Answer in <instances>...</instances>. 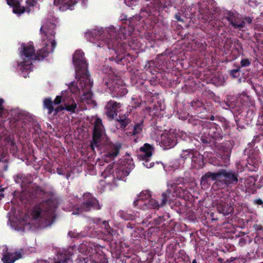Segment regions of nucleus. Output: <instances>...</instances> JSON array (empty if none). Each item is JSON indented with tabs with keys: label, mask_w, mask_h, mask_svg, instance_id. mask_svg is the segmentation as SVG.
<instances>
[{
	"label": "nucleus",
	"mask_w": 263,
	"mask_h": 263,
	"mask_svg": "<svg viewBox=\"0 0 263 263\" xmlns=\"http://www.w3.org/2000/svg\"><path fill=\"white\" fill-rule=\"evenodd\" d=\"M72 62L75 67L76 78L80 86L86 90H90L93 83L91 81L87 70L88 64L82 50H77L73 55Z\"/></svg>",
	"instance_id": "3"
},
{
	"label": "nucleus",
	"mask_w": 263,
	"mask_h": 263,
	"mask_svg": "<svg viewBox=\"0 0 263 263\" xmlns=\"http://www.w3.org/2000/svg\"><path fill=\"white\" fill-rule=\"evenodd\" d=\"M105 132L102 120L97 118L94 124L92 132V140L90 142L91 148L93 151L95 147H99L101 145V139Z\"/></svg>",
	"instance_id": "7"
},
{
	"label": "nucleus",
	"mask_w": 263,
	"mask_h": 263,
	"mask_svg": "<svg viewBox=\"0 0 263 263\" xmlns=\"http://www.w3.org/2000/svg\"><path fill=\"white\" fill-rule=\"evenodd\" d=\"M123 57H120L117 55L116 59V62L118 64H122V60H123Z\"/></svg>",
	"instance_id": "37"
},
{
	"label": "nucleus",
	"mask_w": 263,
	"mask_h": 263,
	"mask_svg": "<svg viewBox=\"0 0 263 263\" xmlns=\"http://www.w3.org/2000/svg\"><path fill=\"white\" fill-rule=\"evenodd\" d=\"M113 173V167L111 165L109 164L106 167L102 174V176L105 178H110V180L107 181V182L108 183H111L115 181V174H112Z\"/></svg>",
	"instance_id": "23"
},
{
	"label": "nucleus",
	"mask_w": 263,
	"mask_h": 263,
	"mask_svg": "<svg viewBox=\"0 0 263 263\" xmlns=\"http://www.w3.org/2000/svg\"><path fill=\"white\" fill-rule=\"evenodd\" d=\"M151 195L149 191H142L139 195H137V199L134 201V206L143 210L158 209L160 207L158 202L151 198Z\"/></svg>",
	"instance_id": "5"
},
{
	"label": "nucleus",
	"mask_w": 263,
	"mask_h": 263,
	"mask_svg": "<svg viewBox=\"0 0 263 263\" xmlns=\"http://www.w3.org/2000/svg\"><path fill=\"white\" fill-rule=\"evenodd\" d=\"M192 263H197V262H196V260H195V259H194V260L193 261Z\"/></svg>",
	"instance_id": "48"
},
{
	"label": "nucleus",
	"mask_w": 263,
	"mask_h": 263,
	"mask_svg": "<svg viewBox=\"0 0 263 263\" xmlns=\"http://www.w3.org/2000/svg\"><path fill=\"white\" fill-rule=\"evenodd\" d=\"M241 65L242 67H247L250 65L251 63L248 59H243L241 60Z\"/></svg>",
	"instance_id": "35"
},
{
	"label": "nucleus",
	"mask_w": 263,
	"mask_h": 263,
	"mask_svg": "<svg viewBox=\"0 0 263 263\" xmlns=\"http://www.w3.org/2000/svg\"><path fill=\"white\" fill-rule=\"evenodd\" d=\"M7 4L13 8V12L16 14H22L25 11L24 7H21L20 2L22 0H6Z\"/></svg>",
	"instance_id": "21"
},
{
	"label": "nucleus",
	"mask_w": 263,
	"mask_h": 263,
	"mask_svg": "<svg viewBox=\"0 0 263 263\" xmlns=\"http://www.w3.org/2000/svg\"><path fill=\"white\" fill-rule=\"evenodd\" d=\"M82 263H100L99 261H97L89 256V257L84 258L83 261Z\"/></svg>",
	"instance_id": "32"
},
{
	"label": "nucleus",
	"mask_w": 263,
	"mask_h": 263,
	"mask_svg": "<svg viewBox=\"0 0 263 263\" xmlns=\"http://www.w3.org/2000/svg\"><path fill=\"white\" fill-rule=\"evenodd\" d=\"M68 259H69L65 258L63 260H59V261H57L55 263H67Z\"/></svg>",
	"instance_id": "40"
},
{
	"label": "nucleus",
	"mask_w": 263,
	"mask_h": 263,
	"mask_svg": "<svg viewBox=\"0 0 263 263\" xmlns=\"http://www.w3.org/2000/svg\"><path fill=\"white\" fill-rule=\"evenodd\" d=\"M4 191V189L3 188V189H0V193L2 192H3Z\"/></svg>",
	"instance_id": "47"
},
{
	"label": "nucleus",
	"mask_w": 263,
	"mask_h": 263,
	"mask_svg": "<svg viewBox=\"0 0 263 263\" xmlns=\"http://www.w3.org/2000/svg\"><path fill=\"white\" fill-rule=\"evenodd\" d=\"M15 181L21 183L22 187H26L33 182V178L31 175H25L23 174H17L15 177Z\"/></svg>",
	"instance_id": "18"
},
{
	"label": "nucleus",
	"mask_w": 263,
	"mask_h": 263,
	"mask_svg": "<svg viewBox=\"0 0 263 263\" xmlns=\"http://www.w3.org/2000/svg\"><path fill=\"white\" fill-rule=\"evenodd\" d=\"M121 148V144L120 143H113L107 141L104 145L105 155L106 157L114 158L119 155Z\"/></svg>",
	"instance_id": "12"
},
{
	"label": "nucleus",
	"mask_w": 263,
	"mask_h": 263,
	"mask_svg": "<svg viewBox=\"0 0 263 263\" xmlns=\"http://www.w3.org/2000/svg\"><path fill=\"white\" fill-rule=\"evenodd\" d=\"M226 18L235 28H242L245 27L246 23L251 24L252 22L250 17H243L238 13L232 12H228Z\"/></svg>",
	"instance_id": "10"
},
{
	"label": "nucleus",
	"mask_w": 263,
	"mask_h": 263,
	"mask_svg": "<svg viewBox=\"0 0 263 263\" xmlns=\"http://www.w3.org/2000/svg\"><path fill=\"white\" fill-rule=\"evenodd\" d=\"M162 204H164V193H162Z\"/></svg>",
	"instance_id": "41"
},
{
	"label": "nucleus",
	"mask_w": 263,
	"mask_h": 263,
	"mask_svg": "<svg viewBox=\"0 0 263 263\" xmlns=\"http://www.w3.org/2000/svg\"><path fill=\"white\" fill-rule=\"evenodd\" d=\"M104 84L109 91L116 97L124 96L127 93L125 86L120 84L114 80L106 79L104 80Z\"/></svg>",
	"instance_id": "11"
},
{
	"label": "nucleus",
	"mask_w": 263,
	"mask_h": 263,
	"mask_svg": "<svg viewBox=\"0 0 263 263\" xmlns=\"http://www.w3.org/2000/svg\"><path fill=\"white\" fill-rule=\"evenodd\" d=\"M62 97L61 96H57L53 101L54 105H59L62 102Z\"/></svg>",
	"instance_id": "34"
},
{
	"label": "nucleus",
	"mask_w": 263,
	"mask_h": 263,
	"mask_svg": "<svg viewBox=\"0 0 263 263\" xmlns=\"http://www.w3.org/2000/svg\"><path fill=\"white\" fill-rule=\"evenodd\" d=\"M217 175L218 185L236 184L238 182L237 174L232 171L220 170Z\"/></svg>",
	"instance_id": "9"
},
{
	"label": "nucleus",
	"mask_w": 263,
	"mask_h": 263,
	"mask_svg": "<svg viewBox=\"0 0 263 263\" xmlns=\"http://www.w3.org/2000/svg\"><path fill=\"white\" fill-rule=\"evenodd\" d=\"M4 123H0V126H3V124Z\"/></svg>",
	"instance_id": "49"
},
{
	"label": "nucleus",
	"mask_w": 263,
	"mask_h": 263,
	"mask_svg": "<svg viewBox=\"0 0 263 263\" xmlns=\"http://www.w3.org/2000/svg\"><path fill=\"white\" fill-rule=\"evenodd\" d=\"M53 102L50 98H46L43 101V107L48 110V114L50 115L53 111Z\"/></svg>",
	"instance_id": "25"
},
{
	"label": "nucleus",
	"mask_w": 263,
	"mask_h": 263,
	"mask_svg": "<svg viewBox=\"0 0 263 263\" xmlns=\"http://www.w3.org/2000/svg\"><path fill=\"white\" fill-rule=\"evenodd\" d=\"M29 192L35 197H39L46 193L41 186L36 185L33 186Z\"/></svg>",
	"instance_id": "26"
},
{
	"label": "nucleus",
	"mask_w": 263,
	"mask_h": 263,
	"mask_svg": "<svg viewBox=\"0 0 263 263\" xmlns=\"http://www.w3.org/2000/svg\"><path fill=\"white\" fill-rule=\"evenodd\" d=\"M94 221H95V222L96 223L101 224L102 228H104L105 230V232L107 233L109 239H111V237L117 234V231L114 230L110 227L108 221H102L100 218H97L96 220H94Z\"/></svg>",
	"instance_id": "19"
},
{
	"label": "nucleus",
	"mask_w": 263,
	"mask_h": 263,
	"mask_svg": "<svg viewBox=\"0 0 263 263\" xmlns=\"http://www.w3.org/2000/svg\"><path fill=\"white\" fill-rule=\"evenodd\" d=\"M73 83H74V82H71V85H73Z\"/></svg>",
	"instance_id": "52"
},
{
	"label": "nucleus",
	"mask_w": 263,
	"mask_h": 263,
	"mask_svg": "<svg viewBox=\"0 0 263 263\" xmlns=\"http://www.w3.org/2000/svg\"><path fill=\"white\" fill-rule=\"evenodd\" d=\"M91 95H92L91 93H90L85 94V96H86V98H90Z\"/></svg>",
	"instance_id": "43"
},
{
	"label": "nucleus",
	"mask_w": 263,
	"mask_h": 263,
	"mask_svg": "<svg viewBox=\"0 0 263 263\" xmlns=\"http://www.w3.org/2000/svg\"><path fill=\"white\" fill-rule=\"evenodd\" d=\"M49 53V44L45 42L44 46L36 53L33 45L22 44L20 50V55L22 61L18 63V66L22 72L27 73L33 69L32 61L42 60L47 57Z\"/></svg>",
	"instance_id": "2"
},
{
	"label": "nucleus",
	"mask_w": 263,
	"mask_h": 263,
	"mask_svg": "<svg viewBox=\"0 0 263 263\" xmlns=\"http://www.w3.org/2000/svg\"><path fill=\"white\" fill-rule=\"evenodd\" d=\"M154 149V147L152 145L145 143L139 148V151L137 154L138 158L140 160H143L147 162L152 156V152Z\"/></svg>",
	"instance_id": "13"
},
{
	"label": "nucleus",
	"mask_w": 263,
	"mask_h": 263,
	"mask_svg": "<svg viewBox=\"0 0 263 263\" xmlns=\"http://www.w3.org/2000/svg\"><path fill=\"white\" fill-rule=\"evenodd\" d=\"M64 106L65 110L70 112L71 114L76 112V110L77 108V104L74 100H72V103L70 104H65Z\"/></svg>",
	"instance_id": "29"
},
{
	"label": "nucleus",
	"mask_w": 263,
	"mask_h": 263,
	"mask_svg": "<svg viewBox=\"0 0 263 263\" xmlns=\"http://www.w3.org/2000/svg\"><path fill=\"white\" fill-rule=\"evenodd\" d=\"M175 144H176V143H174L172 144V145H171V146H170L169 147V148H171V147H172V146H174Z\"/></svg>",
	"instance_id": "46"
},
{
	"label": "nucleus",
	"mask_w": 263,
	"mask_h": 263,
	"mask_svg": "<svg viewBox=\"0 0 263 263\" xmlns=\"http://www.w3.org/2000/svg\"><path fill=\"white\" fill-rule=\"evenodd\" d=\"M83 201L73 210L74 215L81 214L84 212H90L92 211L101 210L102 204L91 194L86 192L83 195Z\"/></svg>",
	"instance_id": "4"
},
{
	"label": "nucleus",
	"mask_w": 263,
	"mask_h": 263,
	"mask_svg": "<svg viewBox=\"0 0 263 263\" xmlns=\"http://www.w3.org/2000/svg\"><path fill=\"white\" fill-rule=\"evenodd\" d=\"M238 71H239V69L233 70L231 72V74L233 75L234 74H235V73L237 72Z\"/></svg>",
	"instance_id": "42"
},
{
	"label": "nucleus",
	"mask_w": 263,
	"mask_h": 263,
	"mask_svg": "<svg viewBox=\"0 0 263 263\" xmlns=\"http://www.w3.org/2000/svg\"><path fill=\"white\" fill-rule=\"evenodd\" d=\"M22 257V253L20 251L11 252L7 250L3 255L2 260L4 263H13Z\"/></svg>",
	"instance_id": "16"
},
{
	"label": "nucleus",
	"mask_w": 263,
	"mask_h": 263,
	"mask_svg": "<svg viewBox=\"0 0 263 263\" xmlns=\"http://www.w3.org/2000/svg\"><path fill=\"white\" fill-rule=\"evenodd\" d=\"M118 216L124 220H133L135 219V216L127 211L121 210L118 212Z\"/></svg>",
	"instance_id": "27"
},
{
	"label": "nucleus",
	"mask_w": 263,
	"mask_h": 263,
	"mask_svg": "<svg viewBox=\"0 0 263 263\" xmlns=\"http://www.w3.org/2000/svg\"><path fill=\"white\" fill-rule=\"evenodd\" d=\"M122 104L116 101L110 100L108 101L105 106L106 114L108 118L114 119L115 116H118L117 109L121 108Z\"/></svg>",
	"instance_id": "14"
},
{
	"label": "nucleus",
	"mask_w": 263,
	"mask_h": 263,
	"mask_svg": "<svg viewBox=\"0 0 263 263\" xmlns=\"http://www.w3.org/2000/svg\"><path fill=\"white\" fill-rule=\"evenodd\" d=\"M50 197L36 204L33 208L32 216L34 219H39L42 227L50 226L56 218L55 210L59 205L58 200L49 193Z\"/></svg>",
	"instance_id": "1"
},
{
	"label": "nucleus",
	"mask_w": 263,
	"mask_h": 263,
	"mask_svg": "<svg viewBox=\"0 0 263 263\" xmlns=\"http://www.w3.org/2000/svg\"><path fill=\"white\" fill-rule=\"evenodd\" d=\"M211 180L215 181L218 185V175L217 172L212 173L208 172L201 179V184L202 185H205L211 184Z\"/></svg>",
	"instance_id": "20"
},
{
	"label": "nucleus",
	"mask_w": 263,
	"mask_h": 263,
	"mask_svg": "<svg viewBox=\"0 0 263 263\" xmlns=\"http://www.w3.org/2000/svg\"><path fill=\"white\" fill-rule=\"evenodd\" d=\"M128 114H120L116 118V126L118 129L125 130L126 127L130 123L131 120L128 118Z\"/></svg>",
	"instance_id": "15"
},
{
	"label": "nucleus",
	"mask_w": 263,
	"mask_h": 263,
	"mask_svg": "<svg viewBox=\"0 0 263 263\" xmlns=\"http://www.w3.org/2000/svg\"><path fill=\"white\" fill-rule=\"evenodd\" d=\"M135 226V224L132 223V222H128L126 224V227L128 229H133Z\"/></svg>",
	"instance_id": "39"
},
{
	"label": "nucleus",
	"mask_w": 263,
	"mask_h": 263,
	"mask_svg": "<svg viewBox=\"0 0 263 263\" xmlns=\"http://www.w3.org/2000/svg\"><path fill=\"white\" fill-rule=\"evenodd\" d=\"M100 39L104 41L109 49L114 50L116 53L121 51L122 49H124L125 43L122 41L121 37H119L115 32L108 33L105 38L104 36H101Z\"/></svg>",
	"instance_id": "6"
},
{
	"label": "nucleus",
	"mask_w": 263,
	"mask_h": 263,
	"mask_svg": "<svg viewBox=\"0 0 263 263\" xmlns=\"http://www.w3.org/2000/svg\"><path fill=\"white\" fill-rule=\"evenodd\" d=\"M217 210L220 213L224 215H227L232 213L233 209L229 204H227L223 201L220 202L217 206Z\"/></svg>",
	"instance_id": "22"
},
{
	"label": "nucleus",
	"mask_w": 263,
	"mask_h": 263,
	"mask_svg": "<svg viewBox=\"0 0 263 263\" xmlns=\"http://www.w3.org/2000/svg\"><path fill=\"white\" fill-rule=\"evenodd\" d=\"M77 3V0H54V4L60 6V9L63 11L67 9L73 10L74 5Z\"/></svg>",
	"instance_id": "17"
},
{
	"label": "nucleus",
	"mask_w": 263,
	"mask_h": 263,
	"mask_svg": "<svg viewBox=\"0 0 263 263\" xmlns=\"http://www.w3.org/2000/svg\"><path fill=\"white\" fill-rule=\"evenodd\" d=\"M55 25L50 24L49 25H43L40 29L43 41H45L47 40L48 41H50L51 44V47L49 46V52H52L57 46V43L54 40L55 34Z\"/></svg>",
	"instance_id": "8"
},
{
	"label": "nucleus",
	"mask_w": 263,
	"mask_h": 263,
	"mask_svg": "<svg viewBox=\"0 0 263 263\" xmlns=\"http://www.w3.org/2000/svg\"><path fill=\"white\" fill-rule=\"evenodd\" d=\"M143 126V121H141L139 123H136L133 127V130L132 132L127 133L128 136H136L139 135L142 131Z\"/></svg>",
	"instance_id": "24"
},
{
	"label": "nucleus",
	"mask_w": 263,
	"mask_h": 263,
	"mask_svg": "<svg viewBox=\"0 0 263 263\" xmlns=\"http://www.w3.org/2000/svg\"><path fill=\"white\" fill-rule=\"evenodd\" d=\"M0 196L4 197V195L3 194H1L0 195Z\"/></svg>",
	"instance_id": "50"
},
{
	"label": "nucleus",
	"mask_w": 263,
	"mask_h": 263,
	"mask_svg": "<svg viewBox=\"0 0 263 263\" xmlns=\"http://www.w3.org/2000/svg\"><path fill=\"white\" fill-rule=\"evenodd\" d=\"M35 129V133L39 134L41 132V129L40 128V126L39 124L35 125L34 126Z\"/></svg>",
	"instance_id": "38"
},
{
	"label": "nucleus",
	"mask_w": 263,
	"mask_h": 263,
	"mask_svg": "<svg viewBox=\"0 0 263 263\" xmlns=\"http://www.w3.org/2000/svg\"><path fill=\"white\" fill-rule=\"evenodd\" d=\"M4 100L0 98V117H2L6 111L4 106Z\"/></svg>",
	"instance_id": "31"
},
{
	"label": "nucleus",
	"mask_w": 263,
	"mask_h": 263,
	"mask_svg": "<svg viewBox=\"0 0 263 263\" xmlns=\"http://www.w3.org/2000/svg\"><path fill=\"white\" fill-rule=\"evenodd\" d=\"M140 105H141V103L139 101H138V100L136 101L135 100H134L133 101V104L132 105L133 107H134V108L138 107L140 106Z\"/></svg>",
	"instance_id": "36"
},
{
	"label": "nucleus",
	"mask_w": 263,
	"mask_h": 263,
	"mask_svg": "<svg viewBox=\"0 0 263 263\" xmlns=\"http://www.w3.org/2000/svg\"><path fill=\"white\" fill-rule=\"evenodd\" d=\"M65 106L64 105H60L58 107H57L55 108H54L53 111H54V115H57L59 112H60L61 111L65 110Z\"/></svg>",
	"instance_id": "33"
},
{
	"label": "nucleus",
	"mask_w": 263,
	"mask_h": 263,
	"mask_svg": "<svg viewBox=\"0 0 263 263\" xmlns=\"http://www.w3.org/2000/svg\"><path fill=\"white\" fill-rule=\"evenodd\" d=\"M8 144L11 146L10 151L13 153H15L17 151V147L16 145L15 141L13 140H10L8 141Z\"/></svg>",
	"instance_id": "30"
},
{
	"label": "nucleus",
	"mask_w": 263,
	"mask_h": 263,
	"mask_svg": "<svg viewBox=\"0 0 263 263\" xmlns=\"http://www.w3.org/2000/svg\"><path fill=\"white\" fill-rule=\"evenodd\" d=\"M57 173L60 174V175H61L62 174V173L61 172V170L58 168L57 169Z\"/></svg>",
	"instance_id": "45"
},
{
	"label": "nucleus",
	"mask_w": 263,
	"mask_h": 263,
	"mask_svg": "<svg viewBox=\"0 0 263 263\" xmlns=\"http://www.w3.org/2000/svg\"><path fill=\"white\" fill-rule=\"evenodd\" d=\"M109 59H110V60H112L113 58H110Z\"/></svg>",
	"instance_id": "51"
},
{
	"label": "nucleus",
	"mask_w": 263,
	"mask_h": 263,
	"mask_svg": "<svg viewBox=\"0 0 263 263\" xmlns=\"http://www.w3.org/2000/svg\"><path fill=\"white\" fill-rule=\"evenodd\" d=\"M257 203L258 204H262V200H260V199H258V200H257Z\"/></svg>",
	"instance_id": "44"
},
{
	"label": "nucleus",
	"mask_w": 263,
	"mask_h": 263,
	"mask_svg": "<svg viewBox=\"0 0 263 263\" xmlns=\"http://www.w3.org/2000/svg\"><path fill=\"white\" fill-rule=\"evenodd\" d=\"M129 174V171L126 170H125L124 168H122L116 172L115 177L118 180H123L126 176H128Z\"/></svg>",
	"instance_id": "28"
}]
</instances>
